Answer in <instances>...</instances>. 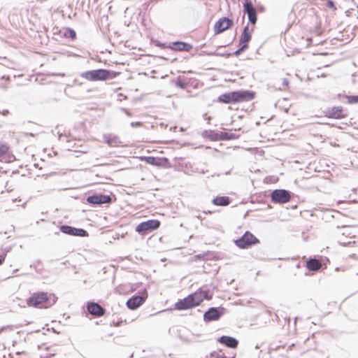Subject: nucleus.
Listing matches in <instances>:
<instances>
[{"label": "nucleus", "mask_w": 358, "mask_h": 358, "mask_svg": "<svg viewBox=\"0 0 358 358\" xmlns=\"http://www.w3.org/2000/svg\"><path fill=\"white\" fill-rule=\"evenodd\" d=\"M57 296L47 292H34L27 299V304L29 307L37 308H48L57 302Z\"/></svg>", "instance_id": "obj_1"}, {"label": "nucleus", "mask_w": 358, "mask_h": 358, "mask_svg": "<svg viewBox=\"0 0 358 358\" xmlns=\"http://www.w3.org/2000/svg\"><path fill=\"white\" fill-rule=\"evenodd\" d=\"M255 92L250 91H235L222 94L217 101L222 103H236L249 101L254 99Z\"/></svg>", "instance_id": "obj_2"}, {"label": "nucleus", "mask_w": 358, "mask_h": 358, "mask_svg": "<svg viewBox=\"0 0 358 358\" xmlns=\"http://www.w3.org/2000/svg\"><path fill=\"white\" fill-rule=\"evenodd\" d=\"M119 73L115 71H110L106 69H97L88 71L82 74V77L85 80L91 82L94 81H103L108 78H115Z\"/></svg>", "instance_id": "obj_3"}, {"label": "nucleus", "mask_w": 358, "mask_h": 358, "mask_svg": "<svg viewBox=\"0 0 358 358\" xmlns=\"http://www.w3.org/2000/svg\"><path fill=\"white\" fill-rule=\"evenodd\" d=\"M192 308L199 306L204 300L211 299L208 290H204L202 288L198 289L192 294L187 295Z\"/></svg>", "instance_id": "obj_4"}, {"label": "nucleus", "mask_w": 358, "mask_h": 358, "mask_svg": "<svg viewBox=\"0 0 358 358\" xmlns=\"http://www.w3.org/2000/svg\"><path fill=\"white\" fill-rule=\"evenodd\" d=\"M259 241L250 231H246L241 238L236 240L234 243L241 249H246L257 244Z\"/></svg>", "instance_id": "obj_5"}, {"label": "nucleus", "mask_w": 358, "mask_h": 358, "mask_svg": "<svg viewBox=\"0 0 358 358\" xmlns=\"http://www.w3.org/2000/svg\"><path fill=\"white\" fill-rule=\"evenodd\" d=\"M15 160V155L10 150V145L0 141V162L9 164L14 162Z\"/></svg>", "instance_id": "obj_6"}, {"label": "nucleus", "mask_w": 358, "mask_h": 358, "mask_svg": "<svg viewBox=\"0 0 358 358\" xmlns=\"http://www.w3.org/2000/svg\"><path fill=\"white\" fill-rule=\"evenodd\" d=\"M348 113L342 106H334L324 112V116L330 119L342 120L348 117Z\"/></svg>", "instance_id": "obj_7"}, {"label": "nucleus", "mask_w": 358, "mask_h": 358, "mask_svg": "<svg viewBox=\"0 0 358 358\" xmlns=\"http://www.w3.org/2000/svg\"><path fill=\"white\" fill-rule=\"evenodd\" d=\"M271 196L274 203H285L291 199L290 193L285 189H275L271 193Z\"/></svg>", "instance_id": "obj_8"}, {"label": "nucleus", "mask_w": 358, "mask_h": 358, "mask_svg": "<svg viewBox=\"0 0 358 358\" xmlns=\"http://www.w3.org/2000/svg\"><path fill=\"white\" fill-rule=\"evenodd\" d=\"M234 24L233 20L228 17L220 18L214 25V32L219 34L231 27Z\"/></svg>", "instance_id": "obj_9"}, {"label": "nucleus", "mask_w": 358, "mask_h": 358, "mask_svg": "<svg viewBox=\"0 0 358 358\" xmlns=\"http://www.w3.org/2000/svg\"><path fill=\"white\" fill-rule=\"evenodd\" d=\"M244 1L243 10L248 15L249 22L255 26L257 20L256 9L250 0Z\"/></svg>", "instance_id": "obj_10"}, {"label": "nucleus", "mask_w": 358, "mask_h": 358, "mask_svg": "<svg viewBox=\"0 0 358 358\" xmlns=\"http://www.w3.org/2000/svg\"><path fill=\"white\" fill-rule=\"evenodd\" d=\"M160 222L157 220H150L140 223L136 227V231L138 233L147 231L148 230H155L159 227Z\"/></svg>", "instance_id": "obj_11"}, {"label": "nucleus", "mask_w": 358, "mask_h": 358, "mask_svg": "<svg viewBox=\"0 0 358 358\" xmlns=\"http://www.w3.org/2000/svg\"><path fill=\"white\" fill-rule=\"evenodd\" d=\"M87 310L89 313L95 317H102L106 313V310L95 302H88L87 303Z\"/></svg>", "instance_id": "obj_12"}, {"label": "nucleus", "mask_w": 358, "mask_h": 358, "mask_svg": "<svg viewBox=\"0 0 358 358\" xmlns=\"http://www.w3.org/2000/svg\"><path fill=\"white\" fill-rule=\"evenodd\" d=\"M141 161L145 162L148 164H151L157 167L165 166L168 163L166 158H157L151 156H141L138 157Z\"/></svg>", "instance_id": "obj_13"}, {"label": "nucleus", "mask_w": 358, "mask_h": 358, "mask_svg": "<svg viewBox=\"0 0 358 358\" xmlns=\"http://www.w3.org/2000/svg\"><path fill=\"white\" fill-rule=\"evenodd\" d=\"M147 297L148 294L146 292L142 296H134L127 301V306L129 309H136L145 302Z\"/></svg>", "instance_id": "obj_14"}, {"label": "nucleus", "mask_w": 358, "mask_h": 358, "mask_svg": "<svg viewBox=\"0 0 358 358\" xmlns=\"http://www.w3.org/2000/svg\"><path fill=\"white\" fill-rule=\"evenodd\" d=\"M87 201L92 204L110 203L112 199L109 195L95 194L87 197Z\"/></svg>", "instance_id": "obj_15"}, {"label": "nucleus", "mask_w": 358, "mask_h": 358, "mask_svg": "<svg viewBox=\"0 0 358 358\" xmlns=\"http://www.w3.org/2000/svg\"><path fill=\"white\" fill-rule=\"evenodd\" d=\"M169 48L175 51L189 52L192 49V45L182 41L173 42L170 44Z\"/></svg>", "instance_id": "obj_16"}, {"label": "nucleus", "mask_w": 358, "mask_h": 358, "mask_svg": "<svg viewBox=\"0 0 358 358\" xmlns=\"http://www.w3.org/2000/svg\"><path fill=\"white\" fill-rule=\"evenodd\" d=\"M251 38V34L248 30V27H245L243 29V31L241 34L240 40H239V45L241 46V50H243L244 49L247 48L248 47V43Z\"/></svg>", "instance_id": "obj_17"}, {"label": "nucleus", "mask_w": 358, "mask_h": 358, "mask_svg": "<svg viewBox=\"0 0 358 358\" xmlns=\"http://www.w3.org/2000/svg\"><path fill=\"white\" fill-rule=\"evenodd\" d=\"M218 342L231 348H236L238 344L236 338L227 336H221Z\"/></svg>", "instance_id": "obj_18"}, {"label": "nucleus", "mask_w": 358, "mask_h": 358, "mask_svg": "<svg viewBox=\"0 0 358 358\" xmlns=\"http://www.w3.org/2000/svg\"><path fill=\"white\" fill-rule=\"evenodd\" d=\"M174 308L178 310H185L192 308L187 296L182 299L178 300L174 305Z\"/></svg>", "instance_id": "obj_19"}, {"label": "nucleus", "mask_w": 358, "mask_h": 358, "mask_svg": "<svg viewBox=\"0 0 358 358\" xmlns=\"http://www.w3.org/2000/svg\"><path fill=\"white\" fill-rule=\"evenodd\" d=\"M306 268L311 271H317L322 268V263L317 259L312 258L306 262Z\"/></svg>", "instance_id": "obj_20"}, {"label": "nucleus", "mask_w": 358, "mask_h": 358, "mask_svg": "<svg viewBox=\"0 0 358 358\" xmlns=\"http://www.w3.org/2000/svg\"><path fill=\"white\" fill-rule=\"evenodd\" d=\"M212 202L215 206H227L231 203V199L228 196H218L213 199Z\"/></svg>", "instance_id": "obj_21"}, {"label": "nucleus", "mask_w": 358, "mask_h": 358, "mask_svg": "<svg viewBox=\"0 0 358 358\" xmlns=\"http://www.w3.org/2000/svg\"><path fill=\"white\" fill-rule=\"evenodd\" d=\"M105 141L110 147H118L121 144L120 138L111 134L105 136Z\"/></svg>", "instance_id": "obj_22"}, {"label": "nucleus", "mask_w": 358, "mask_h": 358, "mask_svg": "<svg viewBox=\"0 0 358 358\" xmlns=\"http://www.w3.org/2000/svg\"><path fill=\"white\" fill-rule=\"evenodd\" d=\"M220 316L219 311L215 308H210L204 314L205 319L208 320H217L220 318Z\"/></svg>", "instance_id": "obj_23"}, {"label": "nucleus", "mask_w": 358, "mask_h": 358, "mask_svg": "<svg viewBox=\"0 0 358 358\" xmlns=\"http://www.w3.org/2000/svg\"><path fill=\"white\" fill-rule=\"evenodd\" d=\"M278 89L282 91L288 90L289 85V80L288 77H284L279 79Z\"/></svg>", "instance_id": "obj_24"}, {"label": "nucleus", "mask_w": 358, "mask_h": 358, "mask_svg": "<svg viewBox=\"0 0 358 358\" xmlns=\"http://www.w3.org/2000/svg\"><path fill=\"white\" fill-rule=\"evenodd\" d=\"M88 235L87 232L83 229H77L75 227H72L71 236H87Z\"/></svg>", "instance_id": "obj_25"}, {"label": "nucleus", "mask_w": 358, "mask_h": 358, "mask_svg": "<svg viewBox=\"0 0 358 358\" xmlns=\"http://www.w3.org/2000/svg\"><path fill=\"white\" fill-rule=\"evenodd\" d=\"M343 97L347 100L348 104L358 103V95H345Z\"/></svg>", "instance_id": "obj_26"}, {"label": "nucleus", "mask_w": 358, "mask_h": 358, "mask_svg": "<svg viewBox=\"0 0 358 358\" xmlns=\"http://www.w3.org/2000/svg\"><path fill=\"white\" fill-rule=\"evenodd\" d=\"M64 35L65 37L70 38L72 40H74L76 38V31L71 28H66L65 29V32H64Z\"/></svg>", "instance_id": "obj_27"}, {"label": "nucleus", "mask_w": 358, "mask_h": 358, "mask_svg": "<svg viewBox=\"0 0 358 358\" xmlns=\"http://www.w3.org/2000/svg\"><path fill=\"white\" fill-rule=\"evenodd\" d=\"M72 227L68 225H62L60 227V231L64 234L71 235Z\"/></svg>", "instance_id": "obj_28"}, {"label": "nucleus", "mask_w": 358, "mask_h": 358, "mask_svg": "<svg viewBox=\"0 0 358 358\" xmlns=\"http://www.w3.org/2000/svg\"><path fill=\"white\" fill-rule=\"evenodd\" d=\"M210 358H227L224 353L221 352H213L210 355Z\"/></svg>", "instance_id": "obj_29"}, {"label": "nucleus", "mask_w": 358, "mask_h": 358, "mask_svg": "<svg viewBox=\"0 0 358 358\" xmlns=\"http://www.w3.org/2000/svg\"><path fill=\"white\" fill-rule=\"evenodd\" d=\"M131 126L133 127H142L143 126V123L141 122H133L131 123Z\"/></svg>", "instance_id": "obj_30"}, {"label": "nucleus", "mask_w": 358, "mask_h": 358, "mask_svg": "<svg viewBox=\"0 0 358 358\" xmlns=\"http://www.w3.org/2000/svg\"><path fill=\"white\" fill-rule=\"evenodd\" d=\"M6 254L0 255V265H1L4 262L5 259H6Z\"/></svg>", "instance_id": "obj_31"}, {"label": "nucleus", "mask_w": 358, "mask_h": 358, "mask_svg": "<svg viewBox=\"0 0 358 358\" xmlns=\"http://www.w3.org/2000/svg\"><path fill=\"white\" fill-rule=\"evenodd\" d=\"M306 41H307V46H309L310 45L311 43H312V38H310V37H307L306 38Z\"/></svg>", "instance_id": "obj_32"}, {"label": "nucleus", "mask_w": 358, "mask_h": 358, "mask_svg": "<svg viewBox=\"0 0 358 358\" xmlns=\"http://www.w3.org/2000/svg\"><path fill=\"white\" fill-rule=\"evenodd\" d=\"M329 4H330V6H333V3L332 2H330Z\"/></svg>", "instance_id": "obj_33"}]
</instances>
